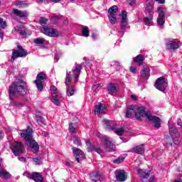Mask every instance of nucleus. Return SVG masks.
<instances>
[{"label":"nucleus","instance_id":"nucleus-62","mask_svg":"<svg viewBox=\"0 0 182 182\" xmlns=\"http://www.w3.org/2000/svg\"><path fill=\"white\" fill-rule=\"evenodd\" d=\"M71 2H73V1H75V0H70Z\"/></svg>","mask_w":182,"mask_h":182},{"label":"nucleus","instance_id":"nucleus-31","mask_svg":"<svg viewBox=\"0 0 182 182\" xmlns=\"http://www.w3.org/2000/svg\"><path fill=\"white\" fill-rule=\"evenodd\" d=\"M90 177L92 182L100 181V174H99V172H94L90 173Z\"/></svg>","mask_w":182,"mask_h":182},{"label":"nucleus","instance_id":"nucleus-64","mask_svg":"<svg viewBox=\"0 0 182 182\" xmlns=\"http://www.w3.org/2000/svg\"><path fill=\"white\" fill-rule=\"evenodd\" d=\"M97 87H99V85H97Z\"/></svg>","mask_w":182,"mask_h":182},{"label":"nucleus","instance_id":"nucleus-37","mask_svg":"<svg viewBox=\"0 0 182 182\" xmlns=\"http://www.w3.org/2000/svg\"><path fill=\"white\" fill-rule=\"evenodd\" d=\"M33 42L36 43V45H43L46 40L43 38H38L33 40Z\"/></svg>","mask_w":182,"mask_h":182},{"label":"nucleus","instance_id":"nucleus-1","mask_svg":"<svg viewBox=\"0 0 182 182\" xmlns=\"http://www.w3.org/2000/svg\"><path fill=\"white\" fill-rule=\"evenodd\" d=\"M126 117L132 119V117H136L138 120H140L141 117H146L149 122H153L154 127L159 129L161 127V121L160 118L156 116H151L149 112H146L144 107H139L137 105H131L127 108Z\"/></svg>","mask_w":182,"mask_h":182},{"label":"nucleus","instance_id":"nucleus-54","mask_svg":"<svg viewBox=\"0 0 182 182\" xmlns=\"http://www.w3.org/2000/svg\"><path fill=\"white\" fill-rule=\"evenodd\" d=\"M55 59V62H58V60H59V56L58 55H55V56L54 57Z\"/></svg>","mask_w":182,"mask_h":182},{"label":"nucleus","instance_id":"nucleus-41","mask_svg":"<svg viewBox=\"0 0 182 182\" xmlns=\"http://www.w3.org/2000/svg\"><path fill=\"white\" fill-rule=\"evenodd\" d=\"M124 160V157L123 156H119L118 159H115L114 161V163L115 164H120V163L123 162V161Z\"/></svg>","mask_w":182,"mask_h":182},{"label":"nucleus","instance_id":"nucleus-3","mask_svg":"<svg viewBox=\"0 0 182 182\" xmlns=\"http://www.w3.org/2000/svg\"><path fill=\"white\" fill-rule=\"evenodd\" d=\"M20 136L28 143L27 145L31 147L34 154L39 151V144L32 138V129L28 127L26 129L20 130Z\"/></svg>","mask_w":182,"mask_h":182},{"label":"nucleus","instance_id":"nucleus-20","mask_svg":"<svg viewBox=\"0 0 182 182\" xmlns=\"http://www.w3.org/2000/svg\"><path fill=\"white\" fill-rule=\"evenodd\" d=\"M138 174L143 182L147 181V178L150 176V172L149 171L138 169Z\"/></svg>","mask_w":182,"mask_h":182},{"label":"nucleus","instance_id":"nucleus-57","mask_svg":"<svg viewBox=\"0 0 182 182\" xmlns=\"http://www.w3.org/2000/svg\"><path fill=\"white\" fill-rule=\"evenodd\" d=\"M150 182H154V176H151L149 179Z\"/></svg>","mask_w":182,"mask_h":182},{"label":"nucleus","instance_id":"nucleus-34","mask_svg":"<svg viewBox=\"0 0 182 182\" xmlns=\"http://www.w3.org/2000/svg\"><path fill=\"white\" fill-rule=\"evenodd\" d=\"M77 129V123H70L68 130L70 133L75 134L76 133V130Z\"/></svg>","mask_w":182,"mask_h":182},{"label":"nucleus","instance_id":"nucleus-21","mask_svg":"<svg viewBox=\"0 0 182 182\" xmlns=\"http://www.w3.org/2000/svg\"><path fill=\"white\" fill-rule=\"evenodd\" d=\"M106 105L100 103L95 106V113L98 116L106 113Z\"/></svg>","mask_w":182,"mask_h":182},{"label":"nucleus","instance_id":"nucleus-15","mask_svg":"<svg viewBox=\"0 0 182 182\" xmlns=\"http://www.w3.org/2000/svg\"><path fill=\"white\" fill-rule=\"evenodd\" d=\"M102 147L105 149L107 151H114V149H116V146L112 141L110 138H105L104 139V144Z\"/></svg>","mask_w":182,"mask_h":182},{"label":"nucleus","instance_id":"nucleus-49","mask_svg":"<svg viewBox=\"0 0 182 182\" xmlns=\"http://www.w3.org/2000/svg\"><path fill=\"white\" fill-rule=\"evenodd\" d=\"M136 68H134V67H133V66H132V67L130 68V72H132V73H136Z\"/></svg>","mask_w":182,"mask_h":182},{"label":"nucleus","instance_id":"nucleus-6","mask_svg":"<svg viewBox=\"0 0 182 182\" xmlns=\"http://www.w3.org/2000/svg\"><path fill=\"white\" fill-rule=\"evenodd\" d=\"M102 123L106 126L108 130H112L118 136H122L124 133V129L123 128H116V124L114 121H109L107 119L102 120Z\"/></svg>","mask_w":182,"mask_h":182},{"label":"nucleus","instance_id":"nucleus-47","mask_svg":"<svg viewBox=\"0 0 182 182\" xmlns=\"http://www.w3.org/2000/svg\"><path fill=\"white\" fill-rule=\"evenodd\" d=\"M14 106H16L17 107H20L21 106H23V103L22 102H14Z\"/></svg>","mask_w":182,"mask_h":182},{"label":"nucleus","instance_id":"nucleus-58","mask_svg":"<svg viewBox=\"0 0 182 182\" xmlns=\"http://www.w3.org/2000/svg\"><path fill=\"white\" fill-rule=\"evenodd\" d=\"M4 136V132L2 131H0V139H2Z\"/></svg>","mask_w":182,"mask_h":182},{"label":"nucleus","instance_id":"nucleus-24","mask_svg":"<svg viewBox=\"0 0 182 182\" xmlns=\"http://www.w3.org/2000/svg\"><path fill=\"white\" fill-rule=\"evenodd\" d=\"M141 76L143 79H148L150 77V68L148 65H144L141 70Z\"/></svg>","mask_w":182,"mask_h":182},{"label":"nucleus","instance_id":"nucleus-28","mask_svg":"<svg viewBox=\"0 0 182 182\" xmlns=\"http://www.w3.org/2000/svg\"><path fill=\"white\" fill-rule=\"evenodd\" d=\"M0 177L1 178H4L5 180H8V178H11V174L6 171L5 169L1 167L0 164Z\"/></svg>","mask_w":182,"mask_h":182},{"label":"nucleus","instance_id":"nucleus-8","mask_svg":"<svg viewBox=\"0 0 182 182\" xmlns=\"http://www.w3.org/2000/svg\"><path fill=\"white\" fill-rule=\"evenodd\" d=\"M28 51L22 48V46H17V49H14L11 55V62H15V59L18 58H26Z\"/></svg>","mask_w":182,"mask_h":182},{"label":"nucleus","instance_id":"nucleus-4","mask_svg":"<svg viewBox=\"0 0 182 182\" xmlns=\"http://www.w3.org/2000/svg\"><path fill=\"white\" fill-rule=\"evenodd\" d=\"M82 70V65H75V68L73 69L71 72L66 74L65 77V85L66 86H69L70 83V78L72 76H74L75 77V82H77V80L79 79V75H80V72Z\"/></svg>","mask_w":182,"mask_h":182},{"label":"nucleus","instance_id":"nucleus-17","mask_svg":"<svg viewBox=\"0 0 182 182\" xmlns=\"http://www.w3.org/2000/svg\"><path fill=\"white\" fill-rule=\"evenodd\" d=\"M85 143L88 147L87 151L89 153H92V151H95L96 153H98V154H102L103 153L99 145H92L90 144V141H86Z\"/></svg>","mask_w":182,"mask_h":182},{"label":"nucleus","instance_id":"nucleus-60","mask_svg":"<svg viewBox=\"0 0 182 182\" xmlns=\"http://www.w3.org/2000/svg\"><path fill=\"white\" fill-rule=\"evenodd\" d=\"M52 2H55L58 3L59 2L60 0H50Z\"/></svg>","mask_w":182,"mask_h":182},{"label":"nucleus","instance_id":"nucleus-18","mask_svg":"<svg viewBox=\"0 0 182 182\" xmlns=\"http://www.w3.org/2000/svg\"><path fill=\"white\" fill-rule=\"evenodd\" d=\"M73 154L75 157L76 161H77V163H80V161L85 159V153H83L82 150L79 149L77 147H73Z\"/></svg>","mask_w":182,"mask_h":182},{"label":"nucleus","instance_id":"nucleus-52","mask_svg":"<svg viewBox=\"0 0 182 182\" xmlns=\"http://www.w3.org/2000/svg\"><path fill=\"white\" fill-rule=\"evenodd\" d=\"M131 99H132V100H137L138 97L136 96L135 95H131Z\"/></svg>","mask_w":182,"mask_h":182},{"label":"nucleus","instance_id":"nucleus-32","mask_svg":"<svg viewBox=\"0 0 182 182\" xmlns=\"http://www.w3.org/2000/svg\"><path fill=\"white\" fill-rule=\"evenodd\" d=\"M0 27L1 29H5L6 28V21H4V19L0 18ZM0 38L2 39L4 38V31L0 29Z\"/></svg>","mask_w":182,"mask_h":182},{"label":"nucleus","instance_id":"nucleus-59","mask_svg":"<svg viewBox=\"0 0 182 182\" xmlns=\"http://www.w3.org/2000/svg\"><path fill=\"white\" fill-rule=\"evenodd\" d=\"M38 4H42L43 0H37Z\"/></svg>","mask_w":182,"mask_h":182},{"label":"nucleus","instance_id":"nucleus-7","mask_svg":"<svg viewBox=\"0 0 182 182\" xmlns=\"http://www.w3.org/2000/svg\"><path fill=\"white\" fill-rule=\"evenodd\" d=\"M50 91L52 93L51 102L55 106H59L62 102V93L53 85L50 87Z\"/></svg>","mask_w":182,"mask_h":182},{"label":"nucleus","instance_id":"nucleus-16","mask_svg":"<svg viewBox=\"0 0 182 182\" xmlns=\"http://www.w3.org/2000/svg\"><path fill=\"white\" fill-rule=\"evenodd\" d=\"M11 150L14 156H19L21 153L23 152V145L20 142H15L11 147Z\"/></svg>","mask_w":182,"mask_h":182},{"label":"nucleus","instance_id":"nucleus-51","mask_svg":"<svg viewBox=\"0 0 182 182\" xmlns=\"http://www.w3.org/2000/svg\"><path fill=\"white\" fill-rule=\"evenodd\" d=\"M36 121L38 123H42V117H37Z\"/></svg>","mask_w":182,"mask_h":182},{"label":"nucleus","instance_id":"nucleus-23","mask_svg":"<svg viewBox=\"0 0 182 182\" xmlns=\"http://www.w3.org/2000/svg\"><path fill=\"white\" fill-rule=\"evenodd\" d=\"M115 176L118 181H126V178H127L124 171L117 170L115 171Z\"/></svg>","mask_w":182,"mask_h":182},{"label":"nucleus","instance_id":"nucleus-43","mask_svg":"<svg viewBox=\"0 0 182 182\" xmlns=\"http://www.w3.org/2000/svg\"><path fill=\"white\" fill-rule=\"evenodd\" d=\"M74 144H76V146H80V137H75L73 140Z\"/></svg>","mask_w":182,"mask_h":182},{"label":"nucleus","instance_id":"nucleus-53","mask_svg":"<svg viewBox=\"0 0 182 182\" xmlns=\"http://www.w3.org/2000/svg\"><path fill=\"white\" fill-rule=\"evenodd\" d=\"M177 124H178V126L182 127V121H181V119H178Z\"/></svg>","mask_w":182,"mask_h":182},{"label":"nucleus","instance_id":"nucleus-50","mask_svg":"<svg viewBox=\"0 0 182 182\" xmlns=\"http://www.w3.org/2000/svg\"><path fill=\"white\" fill-rule=\"evenodd\" d=\"M18 159L19 160V161H22L23 163L26 161V159H25V157H18Z\"/></svg>","mask_w":182,"mask_h":182},{"label":"nucleus","instance_id":"nucleus-44","mask_svg":"<svg viewBox=\"0 0 182 182\" xmlns=\"http://www.w3.org/2000/svg\"><path fill=\"white\" fill-rule=\"evenodd\" d=\"M47 22H48V19H46V18L42 17L40 18L41 25H46Z\"/></svg>","mask_w":182,"mask_h":182},{"label":"nucleus","instance_id":"nucleus-46","mask_svg":"<svg viewBox=\"0 0 182 182\" xmlns=\"http://www.w3.org/2000/svg\"><path fill=\"white\" fill-rule=\"evenodd\" d=\"M127 4H129V5H134L136 0H127Z\"/></svg>","mask_w":182,"mask_h":182},{"label":"nucleus","instance_id":"nucleus-61","mask_svg":"<svg viewBox=\"0 0 182 182\" xmlns=\"http://www.w3.org/2000/svg\"><path fill=\"white\" fill-rule=\"evenodd\" d=\"M92 38H93V39H96V35L93 34V35H92Z\"/></svg>","mask_w":182,"mask_h":182},{"label":"nucleus","instance_id":"nucleus-40","mask_svg":"<svg viewBox=\"0 0 182 182\" xmlns=\"http://www.w3.org/2000/svg\"><path fill=\"white\" fill-rule=\"evenodd\" d=\"M16 6L17 8H25V6H28V4L26 3V1H18L16 4Z\"/></svg>","mask_w":182,"mask_h":182},{"label":"nucleus","instance_id":"nucleus-42","mask_svg":"<svg viewBox=\"0 0 182 182\" xmlns=\"http://www.w3.org/2000/svg\"><path fill=\"white\" fill-rule=\"evenodd\" d=\"M59 18H60L59 16H53L51 17L50 21L53 23H57Z\"/></svg>","mask_w":182,"mask_h":182},{"label":"nucleus","instance_id":"nucleus-27","mask_svg":"<svg viewBox=\"0 0 182 182\" xmlns=\"http://www.w3.org/2000/svg\"><path fill=\"white\" fill-rule=\"evenodd\" d=\"M117 87H119V85L117 84H109L107 86V90L109 95H116V93L117 92Z\"/></svg>","mask_w":182,"mask_h":182},{"label":"nucleus","instance_id":"nucleus-38","mask_svg":"<svg viewBox=\"0 0 182 182\" xmlns=\"http://www.w3.org/2000/svg\"><path fill=\"white\" fill-rule=\"evenodd\" d=\"M81 29L82 36L87 38L89 36V27L82 26Z\"/></svg>","mask_w":182,"mask_h":182},{"label":"nucleus","instance_id":"nucleus-39","mask_svg":"<svg viewBox=\"0 0 182 182\" xmlns=\"http://www.w3.org/2000/svg\"><path fill=\"white\" fill-rule=\"evenodd\" d=\"M174 144H180L181 143V139L180 138V134L176 135L175 136H171Z\"/></svg>","mask_w":182,"mask_h":182},{"label":"nucleus","instance_id":"nucleus-25","mask_svg":"<svg viewBox=\"0 0 182 182\" xmlns=\"http://www.w3.org/2000/svg\"><path fill=\"white\" fill-rule=\"evenodd\" d=\"M168 125L169 127V134L171 137H175V136H178V134H180L178 133V130H177V129H176L174 125H173V124L171 123V121H169L168 122Z\"/></svg>","mask_w":182,"mask_h":182},{"label":"nucleus","instance_id":"nucleus-13","mask_svg":"<svg viewBox=\"0 0 182 182\" xmlns=\"http://www.w3.org/2000/svg\"><path fill=\"white\" fill-rule=\"evenodd\" d=\"M42 33H44V35H47V36H50V38H58L59 36V32L53 28H49V27H43L41 28Z\"/></svg>","mask_w":182,"mask_h":182},{"label":"nucleus","instance_id":"nucleus-33","mask_svg":"<svg viewBox=\"0 0 182 182\" xmlns=\"http://www.w3.org/2000/svg\"><path fill=\"white\" fill-rule=\"evenodd\" d=\"M144 22L147 26H151V23H153V16H146Z\"/></svg>","mask_w":182,"mask_h":182},{"label":"nucleus","instance_id":"nucleus-9","mask_svg":"<svg viewBox=\"0 0 182 182\" xmlns=\"http://www.w3.org/2000/svg\"><path fill=\"white\" fill-rule=\"evenodd\" d=\"M154 86L156 89L160 90V92H162L163 93H166V92H167V89L168 88V84H167V82H166V78L164 77L158 78L155 82Z\"/></svg>","mask_w":182,"mask_h":182},{"label":"nucleus","instance_id":"nucleus-14","mask_svg":"<svg viewBox=\"0 0 182 182\" xmlns=\"http://www.w3.org/2000/svg\"><path fill=\"white\" fill-rule=\"evenodd\" d=\"M44 80H46V75L43 73H39L34 82L38 90H40V92L43 89V84L42 82H44Z\"/></svg>","mask_w":182,"mask_h":182},{"label":"nucleus","instance_id":"nucleus-48","mask_svg":"<svg viewBox=\"0 0 182 182\" xmlns=\"http://www.w3.org/2000/svg\"><path fill=\"white\" fill-rule=\"evenodd\" d=\"M156 2H157V4H166V0H155Z\"/></svg>","mask_w":182,"mask_h":182},{"label":"nucleus","instance_id":"nucleus-63","mask_svg":"<svg viewBox=\"0 0 182 182\" xmlns=\"http://www.w3.org/2000/svg\"><path fill=\"white\" fill-rule=\"evenodd\" d=\"M178 156V154H177L176 156V157H177Z\"/></svg>","mask_w":182,"mask_h":182},{"label":"nucleus","instance_id":"nucleus-22","mask_svg":"<svg viewBox=\"0 0 182 182\" xmlns=\"http://www.w3.org/2000/svg\"><path fill=\"white\" fill-rule=\"evenodd\" d=\"M145 15L146 16H153V15H154V5L150 3L146 4Z\"/></svg>","mask_w":182,"mask_h":182},{"label":"nucleus","instance_id":"nucleus-12","mask_svg":"<svg viewBox=\"0 0 182 182\" xmlns=\"http://www.w3.org/2000/svg\"><path fill=\"white\" fill-rule=\"evenodd\" d=\"M25 177L27 178H30L31 180H33L35 182H43V176L41 175L39 172H28L26 171L23 173Z\"/></svg>","mask_w":182,"mask_h":182},{"label":"nucleus","instance_id":"nucleus-19","mask_svg":"<svg viewBox=\"0 0 182 182\" xmlns=\"http://www.w3.org/2000/svg\"><path fill=\"white\" fill-rule=\"evenodd\" d=\"M178 48H180V41L177 40L171 39L166 42V49L175 50V49H178Z\"/></svg>","mask_w":182,"mask_h":182},{"label":"nucleus","instance_id":"nucleus-2","mask_svg":"<svg viewBox=\"0 0 182 182\" xmlns=\"http://www.w3.org/2000/svg\"><path fill=\"white\" fill-rule=\"evenodd\" d=\"M26 83L22 80H16L9 87V97L11 100H14L18 96H25L26 91L25 90Z\"/></svg>","mask_w":182,"mask_h":182},{"label":"nucleus","instance_id":"nucleus-5","mask_svg":"<svg viewBox=\"0 0 182 182\" xmlns=\"http://www.w3.org/2000/svg\"><path fill=\"white\" fill-rule=\"evenodd\" d=\"M158 14L157 23L161 28L166 22V16H170V13L167 11V8L159 7Z\"/></svg>","mask_w":182,"mask_h":182},{"label":"nucleus","instance_id":"nucleus-30","mask_svg":"<svg viewBox=\"0 0 182 182\" xmlns=\"http://www.w3.org/2000/svg\"><path fill=\"white\" fill-rule=\"evenodd\" d=\"M144 61V55H138L136 58H134V62L137 63L139 66H141L143 65V62Z\"/></svg>","mask_w":182,"mask_h":182},{"label":"nucleus","instance_id":"nucleus-10","mask_svg":"<svg viewBox=\"0 0 182 182\" xmlns=\"http://www.w3.org/2000/svg\"><path fill=\"white\" fill-rule=\"evenodd\" d=\"M121 21H120V33L122 36L126 32V29H129V23L127 18V12L123 11L121 14Z\"/></svg>","mask_w":182,"mask_h":182},{"label":"nucleus","instance_id":"nucleus-35","mask_svg":"<svg viewBox=\"0 0 182 182\" xmlns=\"http://www.w3.org/2000/svg\"><path fill=\"white\" fill-rule=\"evenodd\" d=\"M14 31L16 32H17L18 33H19V35H21V36H23V38H25V36H26V35H27L25 29H23L22 28H19V27L14 28Z\"/></svg>","mask_w":182,"mask_h":182},{"label":"nucleus","instance_id":"nucleus-56","mask_svg":"<svg viewBox=\"0 0 182 182\" xmlns=\"http://www.w3.org/2000/svg\"><path fill=\"white\" fill-rule=\"evenodd\" d=\"M65 166H66L67 167H70V162L66 161V162H65Z\"/></svg>","mask_w":182,"mask_h":182},{"label":"nucleus","instance_id":"nucleus-55","mask_svg":"<svg viewBox=\"0 0 182 182\" xmlns=\"http://www.w3.org/2000/svg\"><path fill=\"white\" fill-rule=\"evenodd\" d=\"M169 140H170V137L166 138V144L171 145V142H168Z\"/></svg>","mask_w":182,"mask_h":182},{"label":"nucleus","instance_id":"nucleus-45","mask_svg":"<svg viewBox=\"0 0 182 182\" xmlns=\"http://www.w3.org/2000/svg\"><path fill=\"white\" fill-rule=\"evenodd\" d=\"M33 161L36 164H41V161L39 160L38 158H33Z\"/></svg>","mask_w":182,"mask_h":182},{"label":"nucleus","instance_id":"nucleus-26","mask_svg":"<svg viewBox=\"0 0 182 182\" xmlns=\"http://www.w3.org/2000/svg\"><path fill=\"white\" fill-rule=\"evenodd\" d=\"M13 14L19 18H27V16L29 15L26 11H21L18 9H14Z\"/></svg>","mask_w":182,"mask_h":182},{"label":"nucleus","instance_id":"nucleus-11","mask_svg":"<svg viewBox=\"0 0 182 182\" xmlns=\"http://www.w3.org/2000/svg\"><path fill=\"white\" fill-rule=\"evenodd\" d=\"M117 11H119V8L116 5L111 6L108 9V19L111 25H115L117 21V16L116 15V14H117Z\"/></svg>","mask_w":182,"mask_h":182},{"label":"nucleus","instance_id":"nucleus-36","mask_svg":"<svg viewBox=\"0 0 182 182\" xmlns=\"http://www.w3.org/2000/svg\"><path fill=\"white\" fill-rule=\"evenodd\" d=\"M75 92H76V87L75 85H72L67 89V95L69 97L73 96V95H75Z\"/></svg>","mask_w":182,"mask_h":182},{"label":"nucleus","instance_id":"nucleus-29","mask_svg":"<svg viewBox=\"0 0 182 182\" xmlns=\"http://www.w3.org/2000/svg\"><path fill=\"white\" fill-rule=\"evenodd\" d=\"M134 153H136V154H143L144 153V145L141 144L139 146H134L133 148Z\"/></svg>","mask_w":182,"mask_h":182}]
</instances>
